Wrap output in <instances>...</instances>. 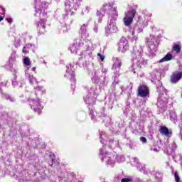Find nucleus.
I'll list each match as a JSON object with an SVG mask.
<instances>
[{
    "label": "nucleus",
    "instance_id": "nucleus-40",
    "mask_svg": "<svg viewBox=\"0 0 182 182\" xmlns=\"http://www.w3.org/2000/svg\"><path fill=\"white\" fill-rule=\"evenodd\" d=\"M129 109H130V103H127L126 109L124 111V114H125V116H127L129 112H130Z\"/></svg>",
    "mask_w": 182,
    "mask_h": 182
},
{
    "label": "nucleus",
    "instance_id": "nucleus-56",
    "mask_svg": "<svg viewBox=\"0 0 182 182\" xmlns=\"http://www.w3.org/2000/svg\"><path fill=\"white\" fill-rule=\"evenodd\" d=\"M97 16H100L102 15V12H100V11H97Z\"/></svg>",
    "mask_w": 182,
    "mask_h": 182
},
{
    "label": "nucleus",
    "instance_id": "nucleus-63",
    "mask_svg": "<svg viewBox=\"0 0 182 182\" xmlns=\"http://www.w3.org/2000/svg\"><path fill=\"white\" fill-rule=\"evenodd\" d=\"M66 16H68V14L64 15V18H66Z\"/></svg>",
    "mask_w": 182,
    "mask_h": 182
},
{
    "label": "nucleus",
    "instance_id": "nucleus-34",
    "mask_svg": "<svg viewBox=\"0 0 182 182\" xmlns=\"http://www.w3.org/2000/svg\"><path fill=\"white\" fill-rule=\"evenodd\" d=\"M112 70L116 76L120 75V67H112Z\"/></svg>",
    "mask_w": 182,
    "mask_h": 182
},
{
    "label": "nucleus",
    "instance_id": "nucleus-2",
    "mask_svg": "<svg viewBox=\"0 0 182 182\" xmlns=\"http://www.w3.org/2000/svg\"><path fill=\"white\" fill-rule=\"evenodd\" d=\"M149 79L151 82L155 83L159 93L156 106L158 107V114H160V113H163L167 110V100H168V91L163 87V84L160 81V72L159 70H155L150 73Z\"/></svg>",
    "mask_w": 182,
    "mask_h": 182
},
{
    "label": "nucleus",
    "instance_id": "nucleus-3",
    "mask_svg": "<svg viewBox=\"0 0 182 182\" xmlns=\"http://www.w3.org/2000/svg\"><path fill=\"white\" fill-rule=\"evenodd\" d=\"M132 58H133L132 70L134 75H136L143 66L147 65V61L143 58V48L140 46H134L132 51Z\"/></svg>",
    "mask_w": 182,
    "mask_h": 182
},
{
    "label": "nucleus",
    "instance_id": "nucleus-11",
    "mask_svg": "<svg viewBox=\"0 0 182 182\" xmlns=\"http://www.w3.org/2000/svg\"><path fill=\"white\" fill-rule=\"evenodd\" d=\"M136 11L134 9H132L125 12V16L123 18L125 26H130V25L133 23V19H134V16H136Z\"/></svg>",
    "mask_w": 182,
    "mask_h": 182
},
{
    "label": "nucleus",
    "instance_id": "nucleus-48",
    "mask_svg": "<svg viewBox=\"0 0 182 182\" xmlns=\"http://www.w3.org/2000/svg\"><path fill=\"white\" fill-rule=\"evenodd\" d=\"M124 121L121 120V124L120 122H117L116 124L118 127L121 128V127H123V126H124Z\"/></svg>",
    "mask_w": 182,
    "mask_h": 182
},
{
    "label": "nucleus",
    "instance_id": "nucleus-39",
    "mask_svg": "<svg viewBox=\"0 0 182 182\" xmlns=\"http://www.w3.org/2000/svg\"><path fill=\"white\" fill-rule=\"evenodd\" d=\"M15 59H16V52L13 51L10 56V60H11V62H14Z\"/></svg>",
    "mask_w": 182,
    "mask_h": 182
},
{
    "label": "nucleus",
    "instance_id": "nucleus-31",
    "mask_svg": "<svg viewBox=\"0 0 182 182\" xmlns=\"http://www.w3.org/2000/svg\"><path fill=\"white\" fill-rule=\"evenodd\" d=\"M12 85L14 86V87H16L17 86H18V87H22V86L23 85V83L22 82L18 83V81L16 80V75H15L14 78L12 80Z\"/></svg>",
    "mask_w": 182,
    "mask_h": 182
},
{
    "label": "nucleus",
    "instance_id": "nucleus-62",
    "mask_svg": "<svg viewBox=\"0 0 182 182\" xmlns=\"http://www.w3.org/2000/svg\"><path fill=\"white\" fill-rule=\"evenodd\" d=\"M98 22H102V18H99Z\"/></svg>",
    "mask_w": 182,
    "mask_h": 182
},
{
    "label": "nucleus",
    "instance_id": "nucleus-27",
    "mask_svg": "<svg viewBox=\"0 0 182 182\" xmlns=\"http://www.w3.org/2000/svg\"><path fill=\"white\" fill-rule=\"evenodd\" d=\"M100 133V142L102 144H105V143L107 141V136L106 135V132H103V131H99Z\"/></svg>",
    "mask_w": 182,
    "mask_h": 182
},
{
    "label": "nucleus",
    "instance_id": "nucleus-33",
    "mask_svg": "<svg viewBox=\"0 0 182 182\" xmlns=\"http://www.w3.org/2000/svg\"><path fill=\"white\" fill-rule=\"evenodd\" d=\"M172 50L176 52V53H180V52H181V46H180V44H175L172 48Z\"/></svg>",
    "mask_w": 182,
    "mask_h": 182
},
{
    "label": "nucleus",
    "instance_id": "nucleus-45",
    "mask_svg": "<svg viewBox=\"0 0 182 182\" xmlns=\"http://www.w3.org/2000/svg\"><path fill=\"white\" fill-rule=\"evenodd\" d=\"M97 56H98L99 60H101V62H103V60H105V55H101L100 53H98Z\"/></svg>",
    "mask_w": 182,
    "mask_h": 182
},
{
    "label": "nucleus",
    "instance_id": "nucleus-41",
    "mask_svg": "<svg viewBox=\"0 0 182 182\" xmlns=\"http://www.w3.org/2000/svg\"><path fill=\"white\" fill-rule=\"evenodd\" d=\"M90 11V7L87 6L82 9V15H85V14H89Z\"/></svg>",
    "mask_w": 182,
    "mask_h": 182
},
{
    "label": "nucleus",
    "instance_id": "nucleus-52",
    "mask_svg": "<svg viewBox=\"0 0 182 182\" xmlns=\"http://www.w3.org/2000/svg\"><path fill=\"white\" fill-rule=\"evenodd\" d=\"M93 31L94 32H95V33H97V31H98V26L97 25H95L94 28H93Z\"/></svg>",
    "mask_w": 182,
    "mask_h": 182
},
{
    "label": "nucleus",
    "instance_id": "nucleus-32",
    "mask_svg": "<svg viewBox=\"0 0 182 182\" xmlns=\"http://www.w3.org/2000/svg\"><path fill=\"white\" fill-rule=\"evenodd\" d=\"M0 93H1V95L4 96V97H5V99H6L7 100H9V102H15V99L12 97H11V95H8V94H4V92H2V90L0 87Z\"/></svg>",
    "mask_w": 182,
    "mask_h": 182
},
{
    "label": "nucleus",
    "instance_id": "nucleus-28",
    "mask_svg": "<svg viewBox=\"0 0 182 182\" xmlns=\"http://www.w3.org/2000/svg\"><path fill=\"white\" fill-rule=\"evenodd\" d=\"M113 66L112 68H122V60L117 57L113 58Z\"/></svg>",
    "mask_w": 182,
    "mask_h": 182
},
{
    "label": "nucleus",
    "instance_id": "nucleus-30",
    "mask_svg": "<svg viewBox=\"0 0 182 182\" xmlns=\"http://www.w3.org/2000/svg\"><path fill=\"white\" fill-rule=\"evenodd\" d=\"M170 120L173 122V123H177V115L176 114V112L173 111H170Z\"/></svg>",
    "mask_w": 182,
    "mask_h": 182
},
{
    "label": "nucleus",
    "instance_id": "nucleus-46",
    "mask_svg": "<svg viewBox=\"0 0 182 182\" xmlns=\"http://www.w3.org/2000/svg\"><path fill=\"white\" fill-rule=\"evenodd\" d=\"M34 89L36 90L35 92H36H36H41L42 90V89H43V87L38 86V87H35Z\"/></svg>",
    "mask_w": 182,
    "mask_h": 182
},
{
    "label": "nucleus",
    "instance_id": "nucleus-17",
    "mask_svg": "<svg viewBox=\"0 0 182 182\" xmlns=\"http://www.w3.org/2000/svg\"><path fill=\"white\" fill-rule=\"evenodd\" d=\"M89 26V23H84L81 26L80 28V33L81 35L82 39L86 41L89 38V33H87V27Z\"/></svg>",
    "mask_w": 182,
    "mask_h": 182
},
{
    "label": "nucleus",
    "instance_id": "nucleus-36",
    "mask_svg": "<svg viewBox=\"0 0 182 182\" xmlns=\"http://www.w3.org/2000/svg\"><path fill=\"white\" fill-rule=\"evenodd\" d=\"M23 64L25 66H31V60L28 57H25L23 59Z\"/></svg>",
    "mask_w": 182,
    "mask_h": 182
},
{
    "label": "nucleus",
    "instance_id": "nucleus-55",
    "mask_svg": "<svg viewBox=\"0 0 182 182\" xmlns=\"http://www.w3.org/2000/svg\"><path fill=\"white\" fill-rule=\"evenodd\" d=\"M24 47L26 48H32V44H27V45H26V46H24Z\"/></svg>",
    "mask_w": 182,
    "mask_h": 182
},
{
    "label": "nucleus",
    "instance_id": "nucleus-60",
    "mask_svg": "<svg viewBox=\"0 0 182 182\" xmlns=\"http://www.w3.org/2000/svg\"><path fill=\"white\" fill-rule=\"evenodd\" d=\"M112 133H113V134H117V131H112Z\"/></svg>",
    "mask_w": 182,
    "mask_h": 182
},
{
    "label": "nucleus",
    "instance_id": "nucleus-26",
    "mask_svg": "<svg viewBox=\"0 0 182 182\" xmlns=\"http://www.w3.org/2000/svg\"><path fill=\"white\" fill-rule=\"evenodd\" d=\"M26 77H28L29 83H31V85H38V80H36V77L28 73V72H26Z\"/></svg>",
    "mask_w": 182,
    "mask_h": 182
},
{
    "label": "nucleus",
    "instance_id": "nucleus-10",
    "mask_svg": "<svg viewBox=\"0 0 182 182\" xmlns=\"http://www.w3.org/2000/svg\"><path fill=\"white\" fill-rule=\"evenodd\" d=\"M28 102L33 112H35L36 113H38V114H41L42 109H43V105H42L41 101H39L38 98L36 99L30 98L28 100Z\"/></svg>",
    "mask_w": 182,
    "mask_h": 182
},
{
    "label": "nucleus",
    "instance_id": "nucleus-29",
    "mask_svg": "<svg viewBox=\"0 0 182 182\" xmlns=\"http://www.w3.org/2000/svg\"><path fill=\"white\" fill-rule=\"evenodd\" d=\"M173 59V55L171 53H168L163 58H161L159 62V63H163V62H168V60H171Z\"/></svg>",
    "mask_w": 182,
    "mask_h": 182
},
{
    "label": "nucleus",
    "instance_id": "nucleus-42",
    "mask_svg": "<svg viewBox=\"0 0 182 182\" xmlns=\"http://www.w3.org/2000/svg\"><path fill=\"white\" fill-rule=\"evenodd\" d=\"M176 149H177V144H176L175 141H173V142L171 144V150L172 151H175Z\"/></svg>",
    "mask_w": 182,
    "mask_h": 182
},
{
    "label": "nucleus",
    "instance_id": "nucleus-22",
    "mask_svg": "<svg viewBox=\"0 0 182 182\" xmlns=\"http://www.w3.org/2000/svg\"><path fill=\"white\" fill-rule=\"evenodd\" d=\"M105 105L108 106L109 109H113V105H114V96L110 95L105 97Z\"/></svg>",
    "mask_w": 182,
    "mask_h": 182
},
{
    "label": "nucleus",
    "instance_id": "nucleus-13",
    "mask_svg": "<svg viewBox=\"0 0 182 182\" xmlns=\"http://www.w3.org/2000/svg\"><path fill=\"white\" fill-rule=\"evenodd\" d=\"M96 117H99L100 119H103V123H105V126H110L112 124V118L109 117H106V114L105 113V108H102L101 112H98L96 113Z\"/></svg>",
    "mask_w": 182,
    "mask_h": 182
},
{
    "label": "nucleus",
    "instance_id": "nucleus-19",
    "mask_svg": "<svg viewBox=\"0 0 182 182\" xmlns=\"http://www.w3.org/2000/svg\"><path fill=\"white\" fill-rule=\"evenodd\" d=\"M81 55H84V58L81 57L79 59L80 62L83 59H86V58H92V47L85 44V50Z\"/></svg>",
    "mask_w": 182,
    "mask_h": 182
},
{
    "label": "nucleus",
    "instance_id": "nucleus-12",
    "mask_svg": "<svg viewBox=\"0 0 182 182\" xmlns=\"http://www.w3.org/2000/svg\"><path fill=\"white\" fill-rule=\"evenodd\" d=\"M82 4V0H65V11H72V9H74L76 11V9H79V6H80V4Z\"/></svg>",
    "mask_w": 182,
    "mask_h": 182
},
{
    "label": "nucleus",
    "instance_id": "nucleus-21",
    "mask_svg": "<svg viewBox=\"0 0 182 182\" xmlns=\"http://www.w3.org/2000/svg\"><path fill=\"white\" fill-rule=\"evenodd\" d=\"M182 77V72L176 71L173 73V75L171 76V82L172 83H177L178 80H180Z\"/></svg>",
    "mask_w": 182,
    "mask_h": 182
},
{
    "label": "nucleus",
    "instance_id": "nucleus-54",
    "mask_svg": "<svg viewBox=\"0 0 182 182\" xmlns=\"http://www.w3.org/2000/svg\"><path fill=\"white\" fill-rule=\"evenodd\" d=\"M28 53V50H26V47H23V53Z\"/></svg>",
    "mask_w": 182,
    "mask_h": 182
},
{
    "label": "nucleus",
    "instance_id": "nucleus-6",
    "mask_svg": "<svg viewBox=\"0 0 182 182\" xmlns=\"http://www.w3.org/2000/svg\"><path fill=\"white\" fill-rule=\"evenodd\" d=\"M136 23L131 26L129 28V31L132 33V42H137V39L139 37L136 33H141L143 32V29L146 28V26L142 23L143 22V16H137L136 18Z\"/></svg>",
    "mask_w": 182,
    "mask_h": 182
},
{
    "label": "nucleus",
    "instance_id": "nucleus-15",
    "mask_svg": "<svg viewBox=\"0 0 182 182\" xmlns=\"http://www.w3.org/2000/svg\"><path fill=\"white\" fill-rule=\"evenodd\" d=\"M73 68H75V65H73L72 64H70L68 65H66V73L65 75V77H70V82H73V83H75L76 80H75V72L73 71Z\"/></svg>",
    "mask_w": 182,
    "mask_h": 182
},
{
    "label": "nucleus",
    "instance_id": "nucleus-53",
    "mask_svg": "<svg viewBox=\"0 0 182 182\" xmlns=\"http://www.w3.org/2000/svg\"><path fill=\"white\" fill-rule=\"evenodd\" d=\"M6 21H7L9 23H12V18H6Z\"/></svg>",
    "mask_w": 182,
    "mask_h": 182
},
{
    "label": "nucleus",
    "instance_id": "nucleus-37",
    "mask_svg": "<svg viewBox=\"0 0 182 182\" xmlns=\"http://www.w3.org/2000/svg\"><path fill=\"white\" fill-rule=\"evenodd\" d=\"M0 11H1V12H0L1 15H3V16H0V22H1V21L4 20V16L5 15V8L0 6Z\"/></svg>",
    "mask_w": 182,
    "mask_h": 182
},
{
    "label": "nucleus",
    "instance_id": "nucleus-50",
    "mask_svg": "<svg viewBox=\"0 0 182 182\" xmlns=\"http://www.w3.org/2000/svg\"><path fill=\"white\" fill-rule=\"evenodd\" d=\"M70 29V26L65 25L64 27H63V31L64 32H68Z\"/></svg>",
    "mask_w": 182,
    "mask_h": 182
},
{
    "label": "nucleus",
    "instance_id": "nucleus-9",
    "mask_svg": "<svg viewBox=\"0 0 182 182\" xmlns=\"http://www.w3.org/2000/svg\"><path fill=\"white\" fill-rule=\"evenodd\" d=\"M119 32V28L116 25V19L114 17L109 18L107 26L105 27V36H109V35H112V33H117Z\"/></svg>",
    "mask_w": 182,
    "mask_h": 182
},
{
    "label": "nucleus",
    "instance_id": "nucleus-61",
    "mask_svg": "<svg viewBox=\"0 0 182 182\" xmlns=\"http://www.w3.org/2000/svg\"><path fill=\"white\" fill-rule=\"evenodd\" d=\"M71 87H72V89H75V85L71 84Z\"/></svg>",
    "mask_w": 182,
    "mask_h": 182
},
{
    "label": "nucleus",
    "instance_id": "nucleus-4",
    "mask_svg": "<svg viewBox=\"0 0 182 182\" xmlns=\"http://www.w3.org/2000/svg\"><path fill=\"white\" fill-rule=\"evenodd\" d=\"M100 157L102 163H105L108 166L113 167L116 163H123L126 161V159L123 155H114L113 154H109L106 151V146H103L102 149H100Z\"/></svg>",
    "mask_w": 182,
    "mask_h": 182
},
{
    "label": "nucleus",
    "instance_id": "nucleus-64",
    "mask_svg": "<svg viewBox=\"0 0 182 182\" xmlns=\"http://www.w3.org/2000/svg\"><path fill=\"white\" fill-rule=\"evenodd\" d=\"M179 159H181V154H179Z\"/></svg>",
    "mask_w": 182,
    "mask_h": 182
},
{
    "label": "nucleus",
    "instance_id": "nucleus-58",
    "mask_svg": "<svg viewBox=\"0 0 182 182\" xmlns=\"http://www.w3.org/2000/svg\"><path fill=\"white\" fill-rule=\"evenodd\" d=\"M31 70H32L33 72H35V71L36 70V67H33L32 69H31Z\"/></svg>",
    "mask_w": 182,
    "mask_h": 182
},
{
    "label": "nucleus",
    "instance_id": "nucleus-23",
    "mask_svg": "<svg viewBox=\"0 0 182 182\" xmlns=\"http://www.w3.org/2000/svg\"><path fill=\"white\" fill-rule=\"evenodd\" d=\"M151 19V14L148 11H144L142 17V23L145 26H147V23L150 22Z\"/></svg>",
    "mask_w": 182,
    "mask_h": 182
},
{
    "label": "nucleus",
    "instance_id": "nucleus-7",
    "mask_svg": "<svg viewBox=\"0 0 182 182\" xmlns=\"http://www.w3.org/2000/svg\"><path fill=\"white\" fill-rule=\"evenodd\" d=\"M157 48H159V38L154 36H150L147 41V51L145 52L146 55L149 58H154V56H156Z\"/></svg>",
    "mask_w": 182,
    "mask_h": 182
},
{
    "label": "nucleus",
    "instance_id": "nucleus-49",
    "mask_svg": "<svg viewBox=\"0 0 182 182\" xmlns=\"http://www.w3.org/2000/svg\"><path fill=\"white\" fill-rule=\"evenodd\" d=\"M151 150L152 151H154V153H159V151H160V149L157 148L156 146H154V147L151 148Z\"/></svg>",
    "mask_w": 182,
    "mask_h": 182
},
{
    "label": "nucleus",
    "instance_id": "nucleus-8",
    "mask_svg": "<svg viewBox=\"0 0 182 182\" xmlns=\"http://www.w3.org/2000/svg\"><path fill=\"white\" fill-rule=\"evenodd\" d=\"M102 12H105L109 16L110 18H114V21L117 19V11H116V7H113V4L111 3L104 4L101 9Z\"/></svg>",
    "mask_w": 182,
    "mask_h": 182
},
{
    "label": "nucleus",
    "instance_id": "nucleus-18",
    "mask_svg": "<svg viewBox=\"0 0 182 182\" xmlns=\"http://www.w3.org/2000/svg\"><path fill=\"white\" fill-rule=\"evenodd\" d=\"M132 160L134 162V166L136 167L137 170H139L141 173L147 174V171H146V165H141V164L139 162V159L136 157L132 158Z\"/></svg>",
    "mask_w": 182,
    "mask_h": 182
},
{
    "label": "nucleus",
    "instance_id": "nucleus-59",
    "mask_svg": "<svg viewBox=\"0 0 182 182\" xmlns=\"http://www.w3.org/2000/svg\"><path fill=\"white\" fill-rule=\"evenodd\" d=\"M166 167H169V166H170V163L166 162Z\"/></svg>",
    "mask_w": 182,
    "mask_h": 182
},
{
    "label": "nucleus",
    "instance_id": "nucleus-57",
    "mask_svg": "<svg viewBox=\"0 0 182 182\" xmlns=\"http://www.w3.org/2000/svg\"><path fill=\"white\" fill-rule=\"evenodd\" d=\"M129 149H134V147H133V144H129Z\"/></svg>",
    "mask_w": 182,
    "mask_h": 182
},
{
    "label": "nucleus",
    "instance_id": "nucleus-35",
    "mask_svg": "<svg viewBox=\"0 0 182 182\" xmlns=\"http://www.w3.org/2000/svg\"><path fill=\"white\" fill-rule=\"evenodd\" d=\"M155 178H156V180H161V178H163V173L160 171H156L155 173Z\"/></svg>",
    "mask_w": 182,
    "mask_h": 182
},
{
    "label": "nucleus",
    "instance_id": "nucleus-5",
    "mask_svg": "<svg viewBox=\"0 0 182 182\" xmlns=\"http://www.w3.org/2000/svg\"><path fill=\"white\" fill-rule=\"evenodd\" d=\"M36 16H38L40 21L37 26H41L43 29L46 28V19L42 18L46 17V10L48 9V3L41 2V0H35Z\"/></svg>",
    "mask_w": 182,
    "mask_h": 182
},
{
    "label": "nucleus",
    "instance_id": "nucleus-24",
    "mask_svg": "<svg viewBox=\"0 0 182 182\" xmlns=\"http://www.w3.org/2000/svg\"><path fill=\"white\" fill-rule=\"evenodd\" d=\"M108 147L109 149H115V147H120L119 144V141H114V139H109L108 140Z\"/></svg>",
    "mask_w": 182,
    "mask_h": 182
},
{
    "label": "nucleus",
    "instance_id": "nucleus-20",
    "mask_svg": "<svg viewBox=\"0 0 182 182\" xmlns=\"http://www.w3.org/2000/svg\"><path fill=\"white\" fill-rule=\"evenodd\" d=\"M159 132L163 136H166V137H170L173 134V132L171 129H168L166 126H160L159 127Z\"/></svg>",
    "mask_w": 182,
    "mask_h": 182
},
{
    "label": "nucleus",
    "instance_id": "nucleus-38",
    "mask_svg": "<svg viewBox=\"0 0 182 182\" xmlns=\"http://www.w3.org/2000/svg\"><path fill=\"white\" fill-rule=\"evenodd\" d=\"M14 46L19 48L21 46V38H16L14 41Z\"/></svg>",
    "mask_w": 182,
    "mask_h": 182
},
{
    "label": "nucleus",
    "instance_id": "nucleus-25",
    "mask_svg": "<svg viewBox=\"0 0 182 182\" xmlns=\"http://www.w3.org/2000/svg\"><path fill=\"white\" fill-rule=\"evenodd\" d=\"M83 46V43H76L69 48L71 53H77V47Z\"/></svg>",
    "mask_w": 182,
    "mask_h": 182
},
{
    "label": "nucleus",
    "instance_id": "nucleus-44",
    "mask_svg": "<svg viewBox=\"0 0 182 182\" xmlns=\"http://www.w3.org/2000/svg\"><path fill=\"white\" fill-rule=\"evenodd\" d=\"M133 179L130 178H124L121 180V182H132Z\"/></svg>",
    "mask_w": 182,
    "mask_h": 182
},
{
    "label": "nucleus",
    "instance_id": "nucleus-14",
    "mask_svg": "<svg viewBox=\"0 0 182 182\" xmlns=\"http://www.w3.org/2000/svg\"><path fill=\"white\" fill-rule=\"evenodd\" d=\"M138 96L146 99V97H150V91L149 87L146 85H140L138 88Z\"/></svg>",
    "mask_w": 182,
    "mask_h": 182
},
{
    "label": "nucleus",
    "instance_id": "nucleus-1",
    "mask_svg": "<svg viewBox=\"0 0 182 182\" xmlns=\"http://www.w3.org/2000/svg\"><path fill=\"white\" fill-rule=\"evenodd\" d=\"M87 69L88 75L92 76V80L95 83H97L99 89L96 85L90 87L88 90L87 95L84 96V100L88 105L90 117H91L92 120H96L95 111H93V105L96 103V99L99 96L102 89L107 85V82H106V72H107V70L103 68L100 70L99 68L94 67L93 65H89Z\"/></svg>",
    "mask_w": 182,
    "mask_h": 182
},
{
    "label": "nucleus",
    "instance_id": "nucleus-47",
    "mask_svg": "<svg viewBox=\"0 0 182 182\" xmlns=\"http://www.w3.org/2000/svg\"><path fill=\"white\" fill-rule=\"evenodd\" d=\"M140 141H141V143H143L144 144H146V143H147V139H146V137L144 136H141Z\"/></svg>",
    "mask_w": 182,
    "mask_h": 182
},
{
    "label": "nucleus",
    "instance_id": "nucleus-16",
    "mask_svg": "<svg viewBox=\"0 0 182 182\" xmlns=\"http://www.w3.org/2000/svg\"><path fill=\"white\" fill-rule=\"evenodd\" d=\"M119 51L124 53L126 50L129 49V42L127 41L126 38L122 37L119 42Z\"/></svg>",
    "mask_w": 182,
    "mask_h": 182
},
{
    "label": "nucleus",
    "instance_id": "nucleus-43",
    "mask_svg": "<svg viewBox=\"0 0 182 182\" xmlns=\"http://www.w3.org/2000/svg\"><path fill=\"white\" fill-rule=\"evenodd\" d=\"M174 177H175V181H176V182H181V181H180V176H178V173L175 172V173H174Z\"/></svg>",
    "mask_w": 182,
    "mask_h": 182
},
{
    "label": "nucleus",
    "instance_id": "nucleus-51",
    "mask_svg": "<svg viewBox=\"0 0 182 182\" xmlns=\"http://www.w3.org/2000/svg\"><path fill=\"white\" fill-rule=\"evenodd\" d=\"M118 84H119V80H117V75H115L114 82L112 85H118Z\"/></svg>",
    "mask_w": 182,
    "mask_h": 182
}]
</instances>
